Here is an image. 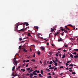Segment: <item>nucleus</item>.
<instances>
[{"instance_id":"nucleus-29","label":"nucleus","mask_w":78,"mask_h":78,"mask_svg":"<svg viewBox=\"0 0 78 78\" xmlns=\"http://www.w3.org/2000/svg\"><path fill=\"white\" fill-rule=\"evenodd\" d=\"M71 61H68L67 62V63H68V64H69V63H70V62H71Z\"/></svg>"},{"instance_id":"nucleus-56","label":"nucleus","mask_w":78,"mask_h":78,"mask_svg":"<svg viewBox=\"0 0 78 78\" xmlns=\"http://www.w3.org/2000/svg\"><path fill=\"white\" fill-rule=\"evenodd\" d=\"M37 70H36L35 71H34V72H35L36 73V72H37Z\"/></svg>"},{"instance_id":"nucleus-12","label":"nucleus","mask_w":78,"mask_h":78,"mask_svg":"<svg viewBox=\"0 0 78 78\" xmlns=\"http://www.w3.org/2000/svg\"><path fill=\"white\" fill-rule=\"evenodd\" d=\"M69 66V67H73V64H70Z\"/></svg>"},{"instance_id":"nucleus-57","label":"nucleus","mask_w":78,"mask_h":78,"mask_svg":"<svg viewBox=\"0 0 78 78\" xmlns=\"http://www.w3.org/2000/svg\"><path fill=\"white\" fill-rule=\"evenodd\" d=\"M26 75H27V76H28V75H30V74H29L28 73H27Z\"/></svg>"},{"instance_id":"nucleus-34","label":"nucleus","mask_w":78,"mask_h":78,"mask_svg":"<svg viewBox=\"0 0 78 78\" xmlns=\"http://www.w3.org/2000/svg\"><path fill=\"white\" fill-rule=\"evenodd\" d=\"M30 70V68H28L27 69V70L28 71H29V70Z\"/></svg>"},{"instance_id":"nucleus-42","label":"nucleus","mask_w":78,"mask_h":78,"mask_svg":"<svg viewBox=\"0 0 78 78\" xmlns=\"http://www.w3.org/2000/svg\"><path fill=\"white\" fill-rule=\"evenodd\" d=\"M14 69H15V66H13L12 67V70H14Z\"/></svg>"},{"instance_id":"nucleus-52","label":"nucleus","mask_w":78,"mask_h":78,"mask_svg":"<svg viewBox=\"0 0 78 78\" xmlns=\"http://www.w3.org/2000/svg\"><path fill=\"white\" fill-rule=\"evenodd\" d=\"M37 73H40V72L39 71H37Z\"/></svg>"},{"instance_id":"nucleus-26","label":"nucleus","mask_w":78,"mask_h":78,"mask_svg":"<svg viewBox=\"0 0 78 78\" xmlns=\"http://www.w3.org/2000/svg\"><path fill=\"white\" fill-rule=\"evenodd\" d=\"M17 75H18V74H17L16 73V74H14L13 76H17Z\"/></svg>"},{"instance_id":"nucleus-41","label":"nucleus","mask_w":78,"mask_h":78,"mask_svg":"<svg viewBox=\"0 0 78 78\" xmlns=\"http://www.w3.org/2000/svg\"><path fill=\"white\" fill-rule=\"evenodd\" d=\"M28 64H27L26 65V67H28Z\"/></svg>"},{"instance_id":"nucleus-60","label":"nucleus","mask_w":78,"mask_h":78,"mask_svg":"<svg viewBox=\"0 0 78 78\" xmlns=\"http://www.w3.org/2000/svg\"><path fill=\"white\" fill-rule=\"evenodd\" d=\"M52 75H55V73H53Z\"/></svg>"},{"instance_id":"nucleus-10","label":"nucleus","mask_w":78,"mask_h":78,"mask_svg":"<svg viewBox=\"0 0 78 78\" xmlns=\"http://www.w3.org/2000/svg\"><path fill=\"white\" fill-rule=\"evenodd\" d=\"M62 41V38H60V39H58V42H60V41Z\"/></svg>"},{"instance_id":"nucleus-38","label":"nucleus","mask_w":78,"mask_h":78,"mask_svg":"<svg viewBox=\"0 0 78 78\" xmlns=\"http://www.w3.org/2000/svg\"><path fill=\"white\" fill-rule=\"evenodd\" d=\"M64 68V66H61L60 67V69H63Z\"/></svg>"},{"instance_id":"nucleus-16","label":"nucleus","mask_w":78,"mask_h":78,"mask_svg":"<svg viewBox=\"0 0 78 78\" xmlns=\"http://www.w3.org/2000/svg\"><path fill=\"white\" fill-rule=\"evenodd\" d=\"M54 69V67H52L50 68H49V69Z\"/></svg>"},{"instance_id":"nucleus-24","label":"nucleus","mask_w":78,"mask_h":78,"mask_svg":"<svg viewBox=\"0 0 78 78\" xmlns=\"http://www.w3.org/2000/svg\"><path fill=\"white\" fill-rule=\"evenodd\" d=\"M31 61H33V62H35V61H36V60H35V59H32V60H31Z\"/></svg>"},{"instance_id":"nucleus-33","label":"nucleus","mask_w":78,"mask_h":78,"mask_svg":"<svg viewBox=\"0 0 78 78\" xmlns=\"http://www.w3.org/2000/svg\"><path fill=\"white\" fill-rule=\"evenodd\" d=\"M55 61H56V62H58V58H55Z\"/></svg>"},{"instance_id":"nucleus-5","label":"nucleus","mask_w":78,"mask_h":78,"mask_svg":"<svg viewBox=\"0 0 78 78\" xmlns=\"http://www.w3.org/2000/svg\"><path fill=\"white\" fill-rule=\"evenodd\" d=\"M69 55H70V57H71V58H74L73 56V55H72V54L71 53H70Z\"/></svg>"},{"instance_id":"nucleus-32","label":"nucleus","mask_w":78,"mask_h":78,"mask_svg":"<svg viewBox=\"0 0 78 78\" xmlns=\"http://www.w3.org/2000/svg\"><path fill=\"white\" fill-rule=\"evenodd\" d=\"M21 70H23V72H25V69H21Z\"/></svg>"},{"instance_id":"nucleus-17","label":"nucleus","mask_w":78,"mask_h":78,"mask_svg":"<svg viewBox=\"0 0 78 78\" xmlns=\"http://www.w3.org/2000/svg\"><path fill=\"white\" fill-rule=\"evenodd\" d=\"M72 74L73 75H75V74H76V73L75 72H73L72 73Z\"/></svg>"},{"instance_id":"nucleus-47","label":"nucleus","mask_w":78,"mask_h":78,"mask_svg":"<svg viewBox=\"0 0 78 78\" xmlns=\"http://www.w3.org/2000/svg\"><path fill=\"white\" fill-rule=\"evenodd\" d=\"M74 50H75V51H78V49H75Z\"/></svg>"},{"instance_id":"nucleus-45","label":"nucleus","mask_w":78,"mask_h":78,"mask_svg":"<svg viewBox=\"0 0 78 78\" xmlns=\"http://www.w3.org/2000/svg\"><path fill=\"white\" fill-rule=\"evenodd\" d=\"M12 76H13L14 75V72L12 73Z\"/></svg>"},{"instance_id":"nucleus-43","label":"nucleus","mask_w":78,"mask_h":78,"mask_svg":"<svg viewBox=\"0 0 78 78\" xmlns=\"http://www.w3.org/2000/svg\"><path fill=\"white\" fill-rule=\"evenodd\" d=\"M46 70L47 71H48V72H49V69H46Z\"/></svg>"},{"instance_id":"nucleus-58","label":"nucleus","mask_w":78,"mask_h":78,"mask_svg":"<svg viewBox=\"0 0 78 78\" xmlns=\"http://www.w3.org/2000/svg\"><path fill=\"white\" fill-rule=\"evenodd\" d=\"M66 29H67V30H70V29H69L68 27H66Z\"/></svg>"},{"instance_id":"nucleus-3","label":"nucleus","mask_w":78,"mask_h":78,"mask_svg":"<svg viewBox=\"0 0 78 78\" xmlns=\"http://www.w3.org/2000/svg\"><path fill=\"white\" fill-rule=\"evenodd\" d=\"M20 31H24V27H23V29H22L20 30H18V32L19 33H20Z\"/></svg>"},{"instance_id":"nucleus-25","label":"nucleus","mask_w":78,"mask_h":78,"mask_svg":"<svg viewBox=\"0 0 78 78\" xmlns=\"http://www.w3.org/2000/svg\"><path fill=\"white\" fill-rule=\"evenodd\" d=\"M15 62V63L16 65V66H17V64L18 63V61L16 62Z\"/></svg>"},{"instance_id":"nucleus-19","label":"nucleus","mask_w":78,"mask_h":78,"mask_svg":"<svg viewBox=\"0 0 78 78\" xmlns=\"http://www.w3.org/2000/svg\"><path fill=\"white\" fill-rule=\"evenodd\" d=\"M53 64V62H52V61H50L49 63V64Z\"/></svg>"},{"instance_id":"nucleus-22","label":"nucleus","mask_w":78,"mask_h":78,"mask_svg":"<svg viewBox=\"0 0 78 78\" xmlns=\"http://www.w3.org/2000/svg\"><path fill=\"white\" fill-rule=\"evenodd\" d=\"M27 35H28V36H31V35H30V33H29L27 34Z\"/></svg>"},{"instance_id":"nucleus-6","label":"nucleus","mask_w":78,"mask_h":78,"mask_svg":"<svg viewBox=\"0 0 78 78\" xmlns=\"http://www.w3.org/2000/svg\"><path fill=\"white\" fill-rule=\"evenodd\" d=\"M40 48L42 50V51H44V48L43 47H40Z\"/></svg>"},{"instance_id":"nucleus-50","label":"nucleus","mask_w":78,"mask_h":78,"mask_svg":"<svg viewBox=\"0 0 78 78\" xmlns=\"http://www.w3.org/2000/svg\"><path fill=\"white\" fill-rule=\"evenodd\" d=\"M69 65V64L67 63H66V66H67Z\"/></svg>"},{"instance_id":"nucleus-51","label":"nucleus","mask_w":78,"mask_h":78,"mask_svg":"<svg viewBox=\"0 0 78 78\" xmlns=\"http://www.w3.org/2000/svg\"><path fill=\"white\" fill-rule=\"evenodd\" d=\"M61 54H60L59 55V56H60V58H61Z\"/></svg>"},{"instance_id":"nucleus-13","label":"nucleus","mask_w":78,"mask_h":78,"mask_svg":"<svg viewBox=\"0 0 78 78\" xmlns=\"http://www.w3.org/2000/svg\"><path fill=\"white\" fill-rule=\"evenodd\" d=\"M33 74H34V75H37V74H36V73H35V72H33Z\"/></svg>"},{"instance_id":"nucleus-4","label":"nucleus","mask_w":78,"mask_h":78,"mask_svg":"<svg viewBox=\"0 0 78 78\" xmlns=\"http://www.w3.org/2000/svg\"><path fill=\"white\" fill-rule=\"evenodd\" d=\"M14 59H13V64H14V65H15V64L14 63L15 62H17V61H16V58H14Z\"/></svg>"},{"instance_id":"nucleus-53","label":"nucleus","mask_w":78,"mask_h":78,"mask_svg":"<svg viewBox=\"0 0 78 78\" xmlns=\"http://www.w3.org/2000/svg\"><path fill=\"white\" fill-rule=\"evenodd\" d=\"M63 51H64V52H66V49H64L63 50Z\"/></svg>"},{"instance_id":"nucleus-49","label":"nucleus","mask_w":78,"mask_h":78,"mask_svg":"<svg viewBox=\"0 0 78 78\" xmlns=\"http://www.w3.org/2000/svg\"><path fill=\"white\" fill-rule=\"evenodd\" d=\"M53 62L54 63H56V62L54 60H53Z\"/></svg>"},{"instance_id":"nucleus-23","label":"nucleus","mask_w":78,"mask_h":78,"mask_svg":"<svg viewBox=\"0 0 78 78\" xmlns=\"http://www.w3.org/2000/svg\"><path fill=\"white\" fill-rule=\"evenodd\" d=\"M55 66H58V64L57 63V62H56L54 64Z\"/></svg>"},{"instance_id":"nucleus-30","label":"nucleus","mask_w":78,"mask_h":78,"mask_svg":"<svg viewBox=\"0 0 78 78\" xmlns=\"http://www.w3.org/2000/svg\"><path fill=\"white\" fill-rule=\"evenodd\" d=\"M54 31V29H52L51 30V32H53Z\"/></svg>"},{"instance_id":"nucleus-9","label":"nucleus","mask_w":78,"mask_h":78,"mask_svg":"<svg viewBox=\"0 0 78 78\" xmlns=\"http://www.w3.org/2000/svg\"><path fill=\"white\" fill-rule=\"evenodd\" d=\"M33 74L32 73H31L30 74V77H33Z\"/></svg>"},{"instance_id":"nucleus-2","label":"nucleus","mask_w":78,"mask_h":78,"mask_svg":"<svg viewBox=\"0 0 78 78\" xmlns=\"http://www.w3.org/2000/svg\"><path fill=\"white\" fill-rule=\"evenodd\" d=\"M22 24H23L25 27V25L26 24V25L27 27L28 26V25H29V24H28V23H19V25H22Z\"/></svg>"},{"instance_id":"nucleus-31","label":"nucleus","mask_w":78,"mask_h":78,"mask_svg":"<svg viewBox=\"0 0 78 78\" xmlns=\"http://www.w3.org/2000/svg\"><path fill=\"white\" fill-rule=\"evenodd\" d=\"M39 76L40 77H42V75H41V74H39Z\"/></svg>"},{"instance_id":"nucleus-21","label":"nucleus","mask_w":78,"mask_h":78,"mask_svg":"<svg viewBox=\"0 0 78 78\" xmlns=\"http://www.w3.org/2000/svg\"><path fill=\"white\" fill-rule=\"evenodd\" d=\"M65 57H66V55H63V57H62V58L64 59V58H65Z\"/></svg>"},{"instance_id":"nucleus-27","label":"nucleus","mask_w":78,"mask_h":78,"mask_svg":"<svg viewBox=\"0 0 78 78\" xmlns=\"http://www.w3.org/2000/svg\"><path fill=\"white\" fill-rule=\"evenodd\" d=\"M37 53L38 55H40V54H41V53L39 51Z\"/></svg>"},{"instance_id":"nucleus-11","label":"nucleus","mask_w":78,"mask_h":78,"mask_svg":"<svg viewBox=\"0 0 78 78\" xmlns=\"http://www.w3.org/2000/svg\"><path fill=\"white\" fill-rule=\"evenodd\" d=\"M23 51H24V52H27L28 50H26V49H24L23 50Z\"/></svg>"},{"instance_id":"nucleus-61","label":"nucleus","mask_w":78,"mask_h":78,"mask_svg":"<svg viewBox=\"0 0 78 78\" xmlns=\"http://www.w3.org/2000/svg\"><path fill=\"white\" fill-rule=\"evenodd\" d=\"M61 50V48H59L58 49V50Z\"/></svg>"},{"instance_id":"nucleus-20","label":"nucleus","mask_w":78,"mask_h":78,"mask_svg":"<svg viewBox=\"0 0 78 78\" xmlns=\"http://www.w3.org/2000/svg\"><path fill=\"white\" fill-rule=\"evenodd\" d=\"M58 55H59V53H56L55 54V56H57V57H58Z\"/></svg>"},{"instance_id":"nucleus-14","label":"nucleus","mask_w":78,"mask_h":78,"mask_svg":"<svg viewBox=\"0 0 78 78\" xmlns=\"http://www.w3.org/2000/svg\"><path fill=\"white\" fill-rule=\"evenodd\" d=\"M41 74H43V73H43V70H41Z\"/></svg>"},{"instance_id":"nucleus-7","label":"nucleus","mask_w":78,"mask_h":78,"mask_svg":"<svg viewBox=\"0 0 78 78\" xmlns=\"http://www.w3.org/2000/svg\"><path fill=\"white\" fill-rule=\"evenodd\" d=\"M74 57L75 58H78V53L76 55H74Z\"/></svg>"},{"instance_id":"nucleus-36","label":"nucleus","mask_w":78,"mask_h":78,"mask_svg":"<svg viewBox=\"0 0 78 78\" xmlns=\"http://www.w3.org/2000/svg\"><path fill=\"white\" fill-rule=\"evenodd\" d=\"M73 55H76V52H74L73 53Z\"/></svg>"},{"instance_id":"nucleus-39","label":"nucleus","mask_w":78,"mask_h":78,"mask_svg":"<svg viewBox=\"0 0 78 78\" xmlns=\"http://www.w3.org/2000/svg\"><path fill=\"white\" fill-rule=\"evenodd\" d=\"M36 29H37V30H39V27H38L37 26L36 27Z\"/></svg>"},{"instance_id":"nucleus-54","label":"nucleus","mask_w":78,"mask_h":78,"mask_svg":"<svg viewBox=\"0 0 78 78\" xmlns=\"http://www.w3.org/2000/svg\"><path fill=\"white\" fill-rule=\"evenodd\" d=\"M61 30H62V31H64V29H62Z\"/></svg>"},{"instance_id":"nucleus-55","label":"nucleus","mask_w":78,"mask_h":78,"mask_svg":"<svg viewBox=\"0 0 78 78\" xmlns=\"http://www.w3.org/2000/svg\"><path fill=\"white\" fill-rule=\"evenodd\" d=\"M58 62L59 64H62V62H59V61H58Z\"/></svg>"},{"instance_id":"nucleus-28","label":"nucleus","mask_w":78,"mask_h":78,"mask_svg":"<svg viewBox=\"0 0 78 78\" xmlns=\"http://www.w3.org/2000/svg\"><path fill=\"white\" fill-rule=\"evenodd\" d=\"M52 54H53V52H52L51 51L49 53V55H52Z\"/></svg>"},{"instance_id":"nucleus-44","label":"nucleus","mask_w":78,"mask_h":78,"mask_svg":"<svg viewBox=\"0 0 78 78\" xmlns=\"http://www.w3.org/2000/svg\"><path fill=\"white\" fill-rule=\"evenodd\" d=\"M30 61V60H27L26 61V62H29Z\"/></svg>"},{"instance_id":"nucleus-48","label":"nucleus","mask_w":78,"mask_h":78,"mask_svg":"<svg viewBox=\"0 0 78 78\" xmlns=\"http://www.w3.org/2000/svg\"><path fill=\"white\" fill-rule=\"evenodd\" d=\"M55 37H56V36H57V34H56V33H55Z\"/></svg>"},{"instance_id":"nucleus-15","label":"nucleus","mask_w":78,"mask_h":78,"mask_svg":"<svg viewBox=\"0 0 78 78\" xmlns=\"http://www.w3.org/2000/svg\"><path fill=\"white\" fill-rule=\"evenodd\" d=\"M63 31L64 32H65V33H68V31H66V30H63Z\"/></svg>"},{"instance_id":"nucleus-62","label":"nucleus","mask_w":78,"mask_h":78,"mask_svg":"<svg viewBox=\"0 0 78 78\" xmlns=\"http://www.w3.org/2000/svg\"><path fill=\"white\" fill-rule=\"evenodd\" d=\"M49 45V43H48L47 42V45Z\"/></svg>"},{"instance_id":"nucleus-1","label":"nucleus","mask_w":78,"mask_h":78,"mask_svg":"<svg viewBox=\"0 0 78 78\" xmlns=\"http://www.w3.org/2000/svg\"><path fill=\"white\" fill-rule=\"evenodd\" d=\"M19 25V24H16L15 25L16 27H14V31H17L18 32V31H19V30H17V29L18 28V27L19 25Z\"/></svg>"},{"instance_id":"nucleus-35","label":"nucleus","mask_w":78,"mask_h":78,"mask_svg":"<svg viewBox=\"0 0 78 78\" xmlns=\"http://www.w3.org/2000/svg\"><path fill=\"white\" fill-rule=\"evenodd\" d=\"M33 56L34 58L35 57V53H34V54L33 55Z\"/></svg>"},{"instance_id":"nucleus-18","label":"nucleus","mask_w":78,"mask_h":78,"mask_svg":"<svg viewBox=\"0 0 78 78\" xmlns=\"http://www.w3.org/2000/svg\"><path fill=\"white\" fill-rule=\"evenodd\" d=\"M32 68H31L30 69V72H33V70H32Z\"/></svg>"},{"instance_id":"nucleus-63","label":"nucleus","mask_w":78,"mask_h":78,"mask_svg":"<svg viewBox=\"0 0 78 78\" xmlns=\"http://www.w3.org/2000/svg\"><path fill=\"white\" fill-rule=\"evenodd\" d=\"M66 70H69V68L67 67L66 68Z\"/></svg>"},{"instance_id":"nucleus-64","label":"nucleus","mask_w":78,"mask_h":78,"mask_svg":"<svg viewBox=\"0 0 78 78\" xmlns=\"http://www.w3.org/2000/svg\"><path fill=\"white\" fill-rule=\"evenodd\" d=\"M23 67H24V66H25V64H24L23 65Z\"/></svg>"},{"instance_id":"nucleus-46","label":"nucleus","mask_w":78,"mask_h":78,"mask_svg":"<svg viewBox=\"0 0 78 78\" xmlns=\"http://www.w3.org/2000/svg\"><path fill=\"white\" fill-rule=\"evenodd\" d=\"M56 70H57V67H55V68L54 69V71H55Z\"/></svg>"},{"instance_id":"nucleus-37","label":"nucleus","mask_w":78,"mask_h":78,"mask_svg":"<svg viewBox=\"0 0 78 78\" xmlns=\"http://www.w3.org/2000/svg\"><path fill=\"white\" fill-rule=\"evenodd\" d=\"M27 30V27H26V28H25L24 29V31H25V30Z\"/></svg>"},{"instance_id":"nucleus-59","label":"nucleus","mask_w":78,"mask_h":78,"mask_svg":"<svg viewBox=\"0 0 78 78\" xmlns=\"http://www.w3.org/2000/svg\"><path fill=\"white\" fill-rule=\"evenodd\" d=\"M69 26H70V27H73V26L72 25H69Z\"/></svg>"},{"instance_id":"nucleus-40","label":"nucleus","mask_w":78,"mask_h":78,"mask_svg":"<svg viewBox=\"0 0 78 78\" xmlns=\"http://www.w3.org/2000/svg\"><path fill=\"white\" fill-rule=\"evenodd\" d=\"M19 40L20 41H21L22 40V38H19Z\"/></svg>"},{"instance_id":"nucleus-8","label":"nucleus","mask_w":78,"mask_h":78,"mask_svg":"<svg viewBox=\"0 0 78 78\" xmlns=\"http://www.w3.org/2000/svg\"><path fill=\"white\" fill-rule=\"evenodd\" d=\"M22 48V46L20 45L19 46V48H18V49H20V51L21 50V49Z\"/></svg>"}]
</instances>
